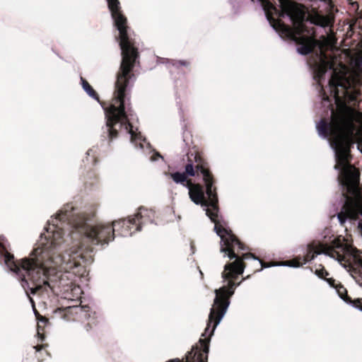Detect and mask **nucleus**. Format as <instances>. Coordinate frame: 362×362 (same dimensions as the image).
Wrapping results in <instances>:
<instances>
[{
	"mask_svg": "<svg viewBox=\"0 0 362 362\" xmlns=\"http://www.w3.org/2000/svg\"><path fill=\"white\" fill-rule=\"evenodd\" d=\"M153 217L152 211L140 208L127 219L112 224L92 225L83 216L76 214L72 206L67 205L48 221L30 257L16 263L13 255L6 252L4 262L21 280L28 296L29 291L35 294L40 290L50 289L64 299L78 301L82 290L76 279L88 274L81 261H90L91 257L85 252H93L91 248L78 247L81 241L103 246L114 240L115 230H119L122 236H132L135 231L141 230L143 225L152 223Z\"/></svg>",
	"mask_w": 362,
	"mask_h": 362,
	"instance_id": "obj_1",
	"label": "nucleus"
},
{
	"mask_svg": "<svg viewBox=\"0 0 362 362\" xmlns=\"http://www.w3.org/2000/svg\"><path fill=\"white\" fill-rule=\"evenodd\" d=\"M322 1L325 3H329L331 1V0H322Z\"/></svg>",
	"mask_w": 362,
	"mask_h": 362,
	"instance_id": "obj_22",
	"label": "nucleus"
},
{
	"mask_svg": "<svg viewBox=\"0 0 362 362\" xmlns=\"http://www.w3.org/2000/svg\"><path fill=\"white\" fill-rule=\"evenodd\" d=\"M29 299H30V303H32L33 306H34V301H33V298H31L30 297H29Z\"/></svg>",
	"mask_w": 362,
	"mask_h": 362,
	"instance_id": "obj_21",
	"label": "nucleus"
},
{
	"mask_svg": "<svg viewBox=\"0 0 362 362\" xmlns=\"http://www.w3.org/2000/svg\"><path fill=\"white\" fill-rule=\"evenodd\" d=\"M33 349L36 350V351H39L41 349V347H39L38 346H33Z\"/></svg>",
	"mask_w": 362,
	"mask_h": 362,
	"instance_id": "obj_20",
	"label": "nucleus"
},
{
	"mask_svg": "<svg viewBox=\"0 0 362 362\" xmlns=\"http://www.w3.org/2000/svg\"><path fill=\"white\" fill-rule=\"evenodd\" d=\"M88 307H79L78 305H69L63 309L64 312V316L63 318L66 320H70L67 317L68 315H76L86 317V312L88 310Z\"/></svg>",
	"mask_w": 362,
	"mask_h": 362,
	"instance_id": "obj_8",
	"label": "nucleus"
},
{
	"mask_svg": "<svg viewBox=\"0 0 362 362\" xmlns=\"http://www.w3.org/2000/svg\"><path fill=\"white\" fill-rule=\"evenodd\" d=\"M196 173H197V171L196 170L195 165H194L192 160H189V162L185 167L184 173H185L186 176L189 175L193 177L196 175Z\"/></svg>",
	"mask_w": 362,
	"mask_h": 362,
	"instance_id": "obj_11",
	"label": "nucleus"
},
{
	"mask_svg": "<svg viewBox=\"0 0 362 362\" xmlns=\"http://www.w3.org/2000/svg\"><path fill=\"white\" fill-rule=\"evenodd\" d=\"M173 181L177 184H181L182 186L186 187V182H192L190 180H187V176L184 173L175 172L170 174Z\"/></svg>",
	"mask_w": 362,
	"mask_h": 362,
	"instance_id": "obj_10",
	"label": "nucleus"
},
{
	"mask_svg": "<svg viewBox=\"0 0 362 362\" xmlns=\"http://www.w3.org/2000/svg\"><path fill=\"white\" fill-rule=\"evenodd\" d=\"M41 321H42V322H47V320H46L45 318H42V319H41Z\"/></svg>",
	"mask_w": 362,
	"mask_h": 362,
	"instance_id": "obj_24",
	"label": "nucleus"
},
{
	"mask_svg": "<svg viewBox=\"0 0 362 362\" xmlns=\"http://www.w3.org/2000/svg\"><path fill=\"white\" fill-rule=\"evenodd\" d=\"M264 4L267 21L281 38H287L297 44L296 51L299 54L307 55L317 47L320 54L318 62L314 66L313 79L322 87V81L328 71H331L328 85L336 103H341L342 98L349 96L348 90L354 87L356 80L346 71L344 66L339 71L335 69V60L323 52L325 47L332 46L334 40L332 37H323L321 41L313 37L314 28L309 29V25L326 28L330 21L327 16L313 13L305 19L303 10L290 0H278L280 10L266 0H257Z\"/></svg>",
	"mask_w": 362,
	"mask_h": 362,
	"instance_id": "obj_2",
	"label": "nucleus"
},
{
	"mask_svg": "<svg viewBox=\"0 0 362 362\" xmlns=\"http://www.w3.org/2000/svg\"><path fill=\"white\" fill-rule=\"evenodd\" d=\"M325 281H326L327 282V284L332 286V287H335L334 286V280L332 278H328V279H325Z\"/></svg>",
	"mask_w": 362,
	"mask_h": 362,
	"instance_id": "obj_16",
	"label": "nucleus"
},
{
	"mask_svg": "<svg viewBox=\"0 0 362 362\" xmlns=\"http://www.w3.org/2000/svg\"><path fill=\"white\" fill-rule=\"evenodd\" d=\"M337 292L339 293V295L341 298V299L344 300V301L347 302V300L345 299V298L343 296V295L341 293V291L339 289H337Z\"/></svg>",
	"mask_w": 362,
	"mask_h": 362,
	"instance_id": "obj_18",
	"label": "nucleus"
},
{
	"mask_svg": "<svg viewBox=\"0 0 362 362\" xmlns=\"http://www.w3.org/2000/svg\"><path fill=\"white\" fill-rule=\"evenodd\" d=\"M355 65L358 68L362 67V56L358 57L355 59Z\"/></svg>",
	"mask_w": 362,
	"mask_h": 362,
	"instance_id": "obj_15",
	"label": "nucleus"
},
{
	"mask_svg": "<svg viewBox=\"0 0 362 362\" xmlns=\"http://www.w3.org/2000/svg\"><path fill=\"white\" fill-rule=\"evenodd\" d=\"M81 83L83 90L93 99L99 101V98L90 84L82 77H81Z\"/></svg>",
	"mask_w": 362,
	"mask_h": 362,
	"instance_id": "obj_9",
	"label": "nucleus"
},
{
	"mask_svg": "<svg viewBox=\"0 0 362 362\" xmlns=\"http://www.w3.org/2000/svg\"><path fill=\"white\" fill-rule=\"evenodd\" d=\"M199 274H201L202 276H203V273L201 270H199Z\"/></svg>",
	"mask_w": 362,
	"mask_h": 362,
	"instance_id": "obj_25",
	"label": "nucleus"
},
{
	"mask_svg": "<svg viewBox=\"0 0 362 362\" xmlns=\"http://www.w3.org/2000/svg\"><path fill=\"white\" fill-rule=\"evenodd\" d=\"M358 310H361V311H362V308H358Z\"/></svg>",
	"mask_w": 362,
	"mask_h": 362,
	"instance_id": "obj_27",
	"label": "nucleus"
},
{
	"mask_svg": "<svg viewBox=\"0 0 362 362\" xmlns=\"http://www.w3.org/2000/svg\"><path fill=\"white\" fill-rule=\"evenodd\" d=\"M231 236L234 241H228L229 244H227L225 241H222L221 239V252L226 253L225 256H227L230 259H234L235 261L232 263L225 264L223 267L221 277L223 282L226 283V285L214 291L216 296L212 307L210 309L207 326L204 332L202 334L204 339L202 338L199 339L200 349L202 350H200L198 347L195 349L193 348L186 356L185 361H181L179 358H174L168 362H207L210 338L214 334L216 327L220 324L226 314L230 304V298L234 294L235 288L239 286L242 283V281L238 283H235L233 280L235 279L238 275L244 272L245 266L242 263L243 259H245L246 256L250 255L254 259L257 260L261 264L262 267L264 268L270 267V265H264L262 260L251 253L243 255V258L238 257L233 250L234 247L238 246V248L242 250H244L245 248L232 233Z\"/></svg>",
	"mask_w": 362,
	"mask_h": 362,
	"instance_id": "obj_3",
	"label": "nucleus"
},
{
	"mask_svg": "<svg viewBox=\"0 0 362 362\" xmlns=\"http://www.w3.org/2000/svg\"><path fill=\"white\" fill-rule=\"evenodd\" d=\"M340 289H343V290H344V288H343V286H341V287H340Z\"/></svg>",
	"mask_w": 362,
	"mask_h": 362,
	"instance_id": "obj_26",
	"label": "nucleus"
},
{
	"mask_svg": "<svg viewBox=\"0 0 362 362\" xmlns=\"http://www.w3.org/2000/svg\"><path fill=\"white\" fill-rule=\"evenodd\" d=\"M194 163L197 175H200L202 176L204 186L207 188V194H211V188L212 186V180H214V176L209 169L207 163L197 155L194 156Z\"/></svg>",
	"mask_w": 362,
	"mask_h": 362,
	"instance_id": "obj_7",
	"label": "nucleus"
},
{
	"mask_svg": "<svg viewBox=\"0 0 362 362\" xmlns=\"http://www.w3.org/2000/svg\"><path fill=\"white\" fill-rule=\"evenodd\" d=\"M358 149L362 153V143L361 144H358Z\"/></svg>",
	"mask_w": 362,
	"mask_h": 362,
	"instance_id": "obj_19",
	"label": "nucleus"
},
{
	"mask_svg": "<svg viewBox=\"0 0 362 362\" xmlns=\"http://www.w3.org/2000/svg\"><path fill=\"white\" fill-rule=\"evenodd\" d=\"M112 18L119 33V47L122 51V62L117 74H132V70L139 57L137 49L131 44L126 25L127 19L120 12L118 0H106Z\"/></svg>",
	"mask_w": 362,
	"mask_h": 362,
	"instance_id": "obj_5",
	"label": "nucleus"
},
{
	"mask_svg": "<svg viewBox=\"0 0 362 362\" xmlns=\"http://www.w3.org/2000/svg\"><path fill=\"white\" fill-rule=\"evenodd\" d=\"M214 180H212L211 194H207V188L205 187V192L202 186L199 184L186 182V188L188 189L191 201L196 205H200L205 211L206 215L214 223V231L220 237L222 241L228 243V241H234L231 236L232 231L226 228V222L219 216L218 207V197L216 187L214 186Z\"/></svg>",
	"mask_w": 362,
	"mask_h": 362,
	"instance_id": "obj_4",
	"label": "nucleus"
},
{
	"mask_svg": "<svg viewBox=\"0 0 362 362\" xmlns=\"http://www.w3.org/2000/svg\"><path fill=\"white\" fill-rule=\"evenodd\" d=\"M321 247L320 250H315L313 246L308 245L301 265L312 261L317 255H325L337 260L344 267H346V264L342 262L345 261L347 256H351L353 253V248L350 245L337 240L333 242L332 247H324L322 245Z\"/></svg>",
	"mask_w": 362,
	"mask_h": 362,
	"instance_id": "obj_6",
	"label": "nucleus"
},
{
	"mask_svg": "<svg viewBox=\"0 0 362 362\" xmlns=\"http://www.w3.org/2000/svg\"><path fill=\"white\" fill-rule=\"evenodd\" d=\"M188 65H189V63L185 60H180V61H176V62L173 61V66L175 68H178L180 66H187Z\"/></svg>",
	"mask_w": 362,
	"mask_h": 362,
	"instance_id": "obj_14",
	"label": "nucleus"
},
{
	"mask_svg": "<svg viewBox=\"0 0 362 362\" xmlns=\"http://www.w3.org/2000/svg\"><path fill=\"white\" fill-rule=\"evenodd\" d=\"M315 274L317 276H318L320 279H325V277L328 276V272L323 268L320 269H316L315 272Z\"/></svg>",
	"mask_w": 362,
	"mask_h": 362,
	"instance_id": "obj_13",
	"label": "nucleus"
},
{
	"mask_svg": "<svg viewBox=\"0 0 362 362\" xmlns=\"http://www.w3.org/2000/svg\"><path fill=\"white\" fill-rule=\"evenodd\" d=\"M272 266H284V267H298L300 266H302L301 264H296L293 262H285L281 264H272Z\"/></svg>",
	"mask_w": 362,
	"mask_h": 362,
	"instance_id": "obj_12",
	"label": "nucleus"
},
{
	"mask_svg": "<svg viewBox=\"0 0 362 362\" xmlns=\"http://www.w3.org/2000/svg\"><path fill=\"white\" fill-rule=\"evenodd\" d=\"M191 250H192V254H194V251L193 246H191Z\"/></svg>",
	"mask_w": 362,
	"mask_h": 362,
	"instance_id": "obj_23",
	"label": "nucleus"
},
{
	"mask_svg": "<svg viewBox=\"0 0 362 362\" xmlns=\"http://www.w3.org/2000/svg\"><path fill=\"white\" fill-rule=\"evenodd\" d=\"M156 156L157 157H161L158 153H156L153 156H152L151 158H150V160L151 161H156Z\"/></svg>",
	"mask_w": 362,
	"mask_h": 362,
	"instance_id": "obj_17",
	"label": "nucleus"
}]
</instances>
